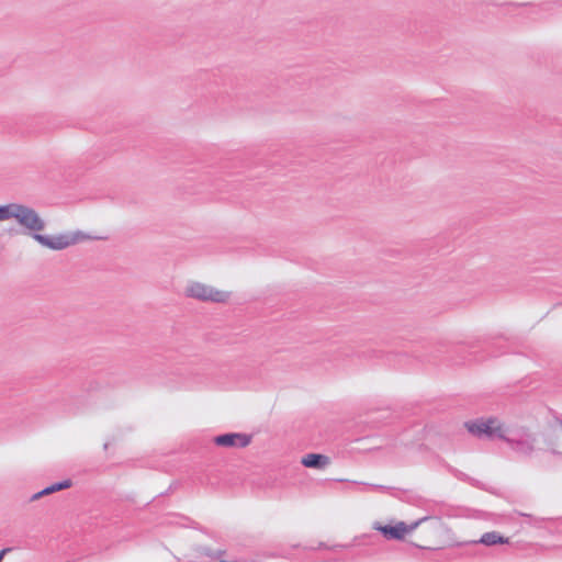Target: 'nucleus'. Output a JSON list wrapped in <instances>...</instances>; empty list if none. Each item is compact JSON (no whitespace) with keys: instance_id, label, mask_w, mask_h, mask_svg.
<instances>
[{"instance_id":"423d86ee","label":"nucleus","mask_w":562,"mask_h":562,"mask_svg":"<svg viewBox=\"0 0 562 562\" xmlns=\"http://www.w3.org/2000/svg\"><path fill=\"white\" fill-rule=\"evenodd\" d=\"M429 519V517H423L411 525H406L404 521L397 522L395 526L384 525L375 527L386 539L402 540L408 532L415 530L423 521Z\"/></svg>"},{"instance_id":"9d476101","label":"nucleus","mask_w":562,"mask_h":562,"mask_svg":"<svg viewBox=\"0 0 562 562\" xmlns=\"http://www.w3.org/2000/svg\"><path fill=\"white\" fill-rule=\"evenodd\" d=\"M475 543H482L484 546L491 547L498 543H508V539L496 531H490L482 535L481 539L479 541H475Z\"/></svg>"},{"instance_id":"0eeeda50","label":"nucleus","mask_w":562,"mask_h":562,"mask_svg":"<svg viewBox=\"0 0 562 562\" xmlns=\"http://www.w3.org/2000/svg\"><path fill=\"white\" fill-rule=\"evenodd\" d=\"M214 443L226 448H245L251 442V436L243 432H225L214 437Z\"/></svg>"},{"instance_id":"7ed1b4c3","label":"nucleus","mask_w":562,"mask_h":562,"mask_svg":"<svg viewBox=\"0 0 562 562\" xmlns=\"http://www.w3.org/2000/svg\"><path fill=\"white\" fill-rule=\"evenodd\" d=\"M502 440L514 451L524 456H530L535 450L536 439L522 427L513 429L507 426Z\"/></svg>"},{"instance_id":"4468645a","label":"nucleus","mask_w":562,"mask_h":562,"mask_svg":"<svg viewBox=\"0 0 562 562\" xmlns=\"http://www.w3.org/2000/svg\"><path fill=\"white\" fill-rule=\"evenodd\" d=\"M13 549L8 547V548H3L2 550H0V562H2L3 558L5 557V554H8L9 552H11Z\"/></svg>"},{"instance_id":"ddd939ff","label":"nucleus","mask_w":562,"mask_h":562,"mask_svg":"<svg viewBox=\"0 0 562 562\" xmlns=\"http://www.w3.org/2000/svg\"><path fill=\"white\" fill-rule=\"evenodd\" d=\"M518 514H519L520 516H524V517H528V518H530V519H531V521H532V524H535V525H538V524H540V522L542 521V519H541V518H533L531 515L526 514V513H518Z\"/></svg>"},{"instance_id":"1a4fd4ad","label":"nucleus","mask_w":562,"mask_h":562,"mask_svg":"<svg viewBox=\"0 0 562 562\" xmlns=\"http://www.w3.org/2000/svg\"><path fill=\"white\" fill-rule=\"evenodd\" d=\"M71 485H72V482L69 479L60 481V482L53 483L49 486L43 488L42 491L35 493L31 497V501H36V499H38V498H41L43 496L53 494V493L61 491V490L69 488Z\"/></svg>"},{"instance_id":"f257e3e1","label":"nucleus","mask_w":562,"mask_h":562,"mask_svg":"<svg viewBox=\"0 0 562 562\" xmlns=\"http://www.w3.org/2000/svg\"><path fill=\"white\" fill-rule=\"evenodd\" d=\"M467 430L479 439H501L504 438L506 425L495 417L477 418L464 423Z\"/></svg>"},{"instance_id":"2eb2a0df","label":"nucleus","mask_w":562,"mask_h":562,"mask_svg":"<svg viewBox=\"0 0 562 562\" xmlns=\"http://www.w3.org/2000/svg\"><path fill=\"white\" fill-rule=\"evenodd\" d=\"M561 425H562V420H561Z\"/></svg>"},{"instance_id":"20e7f679","label":"nucleus","mask_w":562,"mask_h":562,"mask_svg":"<svg viewBox=\"0 0 562 562\" xmlns=\"http://www.w3.org/2000/svg\"><path fill=\"white\" fill-rule=\"evenodd\" d=\"M186 295L202 302L213 303H225L231 297L229 292L218 290L201 282H190L186 288Z\"/></svg>"},{"instance_id":"6e6552de","label":"nucleus","mask_w":562,"mask_h":562,"mask_svg":"<svg viewBox=\"0 0 562 562\" xmlns=\"http://www.w3.org/2000/svg\"><path fill=\"white\" fill-rule=\"evenodd\" d=\"M301 463H302L305 468L323 470V469H325L327 465H329V463H330V459H329V457H327V456H325V454H321V453H308V454H305V456L302 458Z\"/></svg>"},{"instance_id":"39448f33","label":"nucleus","mask_w":562,"mask_h":562,"mask_svg":"<svg viewBox=\"0 0 562 562\" xmlns=\"http://www.w3.org/2000/svg\"><path fill=\"white\" fill-rule=\"evenodd\" d=\"M15 221L33 233L45 228V221L40 214L34 209L21 203L18 204Z\"/></svg>"},{"instance_id":"9b49d317","label":"nucleus","mask_w":562,"mask_h":562,"mask_svg":"<svg viewBox=\"0 0 562 562\" xmlns=\"http://www.w3.org/2000/svg\"><path fill=\"white\" fill-rule=\"evenodd\" d=\"M19 203H9L0 205V221H7L16 216V209Z\"/></svg>"},{"instance_id":"f8f14e48","label":"nucleus","mask_w":562,"mask_h":562,"mask_svg":"<svg viewBox=\"0 0 562 562\" xmlns=\"http://www.w3.org/2000/svg\"><path fill=\"white\" fill-rule=\"evenodd\" d=\"M203 553H204L205 555L210 557V558H217V557H220V555L224 554V553H225V551H223V550L214 551V550H212V549L207 548V549H204V550H203Z\"/></svg>"},{"instance_id":"f03ea898","label":"nucleus","mask_w":562,"mask_h":562,"mask_svg":"<svg viewBox=\"0 0 562 562\" xmlns=\"http://www.w3.org/2000/svg\"><path fill=\"white\" fill-rule=\"evenodd\" d=\"M32 237L40 245L49 248L52 250H63L69 246L76 245L79 241L90 239L91 237L81 231L61 233L55 236L42 235L40 233H33Z\"/></svg>"}]
</instances>
